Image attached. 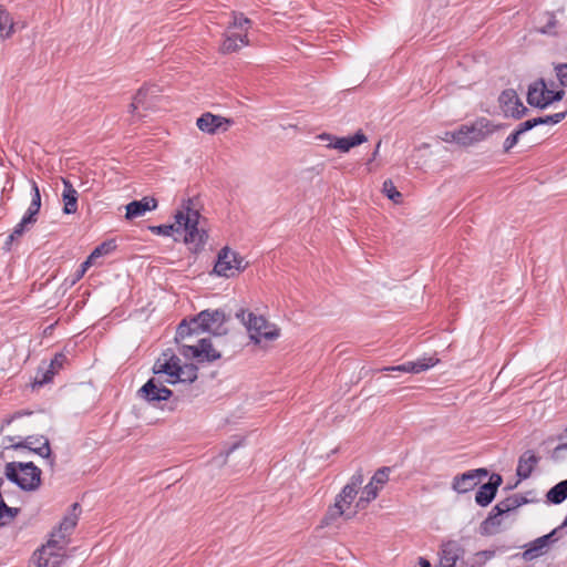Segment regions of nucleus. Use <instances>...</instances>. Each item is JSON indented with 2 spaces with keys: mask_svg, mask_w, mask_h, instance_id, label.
<instances>
[{
  "mask_svg": "<svg viewBox=\"0 0 567 567\" xmlns=\"http://www.w3.org/2000/svg\"><path fill=\"white\" fill-rule=\"evenodd\" d=\"M225 321V313L220 310H204L189 322L185 320L182 321L175 337L177 342H183L179 350L181 353L186 358H195L199 362L219 359L220 353L213 348L209 339L202 338L198 340L197 344L185 343L184 341L202 332L221 334L224 332L223 324Z\"/></svg>",
  "mask_w": 567,
  "mask_h": 567,
  "instance_id": "obj_1",
  "label": "nucleus"
},
{
  "mask_svg": "<svg viewBox=\"0 0 567 567\" xmlns=\"http://www.w3.org/2000/svg\"><path fill=\"white\" fill-rule=\"evenodd\" d=\"M174 218V224L153 226L151 230L154 234L173 236L175 241L183 239L189 246V249L199 250L206 243L208 235L200 226V214L194 207L193 200H184Z\"/></svg>",
  "mask_w": 567,
  "mask_h": 567,
  "instance_id": "obj_2",
  "label": "nucleus"
},
{
  "mask_svg": "<svg viewBox=\"0 0 567 567\" xmlns=\"http://www.w3.org/2000/svg\"><path fill=\"white\" fill-rule=\"evenodd\" d=\"M363 483V474L361 471L354 473L350 482L337 495L334 504L330 506L324 515L322 523L330 525L340 517L346 519L353 518L361 508L355 506L352 508V503L358 494L359 487Z\"/></svg>",
  "mask_w": 567,
  "mask_h": 567,
  "instance_id": "obj_3",
  "label": "nucleus"
},
{
  "mask_svg": "<svg viewBox=\"0 0 567 567\" xmlns=\"http://www.w3.org/2000/svg\"><path fill=\"white\" fill-rule=\"evenodd\" d=\"M154 373H163L168 384L192 383L197 379V368L194 364H181V359L173 352L166 351L155 361Z\"/></svg>",
  "mask_w": 567,
  "mask_h": 567,
  "instance_id": "obj_4",
  "label": "nucleus"
},
{
  "mask_svg": "<svg viewBox=\"0 0 567 567\" xmlns=\"http://www.w3.org/2000/svg\"><path fill=\"white\" fill-rule=\"evenodd\" d=\"M251 21L243 13L233 12V22L227 27L224 33V40L219 48L220 52L229 54L248 45V30Z\"/></svg>",
  "mask_w": 567,
  "mask_h": 567,
  "instance_id": "obj_5",
  "label": "nucleus"
},
{
  "mask_svg": "<svg viewBox=\"0 0 567 567\" xmlns=\"http://www.w3.org/2000/svg\"><path fill=\"white\" fill-rule=\"evenodd\" d=\"M4 474L8 480L16 483L24 491H34L41 484V470L32 462H10L7 463Z\"/></svg>",
  "mask_w": 567,
  "mask_h": 567,
  "instance_id": "obj_6",
  "label": "nucleus"
},
{
  "mask_svg": "<svg viewBox=\"0 0 567 567\" xmlns=\"http://www.w3.org/2000/svg\"><path fill=\"white\" fill-rule=\"evenodd\" d=\"M237 318L246 326L250 339L255 343H260L262 340H276L280 334V330L261 316H256L252 312L246 313L245 310H240V312L237 313Z\"/></svg>",
  "mask_w": 567,
  "mask_h": 567,
  "instance_id": "obj_7",
  "label": "nucleus"
},
{
  "mask_svg": "<svg viewBox=\"0 0 567 567\" xmlns=\"http://www.w3.org/2000/svg\"><path fill=\"white\" fill-rule=\"evenodd\" d=\"M564 94L565 92L563 90H553L543 79H540L529 85L527 102L532 106L545 109L553 102L560 101L564 97Z\"/></svg>",
  "mask_w": 567,
  "mask_h": 567,
  "instance_id": "obj_8",
  "label": "nucleus"
},
{
  "mask_svg": "<svg viewBox=\"0 0 567 567\" xmlns=\"http://www.w3.org/2000/svg\"><path fill=\"white\" fill-rule=\"evenodd\" d=\"M246 268L244 258L228 247L223 248L217 256L214 272L217 276L230 278Z\"/></svg>",
  "mask_w": 567,
  "mask_h": 567,
  "instance_id": "obj_9",
  "label": "nucleus"
},
{
  "mask_svg": "<svg viewBox=\"0 0 567 567\" xmlns=\"http://www.w3.org/2000/svg\"><path fill=\"white\" fill-rule=\"evenodd\" d=\"M64 557V547L55 544V540H48L31 559V567H59Z\"/></svg>",
  "mask_w": 567,
  "mask_h": 567,
  "instance_id": "obj_10",
  "label": "nucleus"
},
{
  "mask_svg": "<svg viewBox=\"0 0 567 567\" xmlns=\"http://www.w3.org/2000/svg\"><path fill=\"white\" fill-rule=\"evenodd\" d=\"M494 126L486 118H481L472 125H462L458 128V145L468 146L485 140L493 133Z\"/></svg>",
  "mask_w": 567,
  "mask_h": 567,
  "instance_id": "obj_11",
  "label": "nucleus"
},
{
  "mask_svg": "<svg viewBox=\"0 0 567 567\" xmlns=\"http://www.w3.org/2000/svg\"><path fill=\"white\" fill-rule=\"evenodd\" d=\"M31 204L25 215L22 217L21 221L14 227L12 234L10 235V240H13L14 238L22 236L23 233L37 221V215L41 208V194L38 184L34 181H31Z\"/></svg>",
  "mask_w": 567,
  "mask_h": 567,
  "instance_id": "obj_12",
  "label": "nucleus"
},
{
  "mask_svg": "<svg viewBox=\"0 0 567 567\" xmlns=\"http://www.w3.org/2000/svg\"><path fill=\"white\" fill-rule=\"evenodd\" d=\"M162 377L165 375L163 373H154V377L138 390V395L150 403L168 400L173 392L165 385H162Z\"/></svg>",
  "mask_w": 567,
  "mask_h": 567,
  "instance_id": "obj_13",
  "label": "nucleus"
},
{
  "mask_svg": "<svg viewBox=\"0 0 567 567\" xmlns=\"http://www.w3.org/2000/svg\"><path fill=\"white\" fill-rule=\"evenodd\" d=\"M80 514V505L74 503L71 507V511L64 516L63 520L60 523L58 529L52 532L49 540H55V544L61 545L65 548L68 544V538L75 528Z\"/></svg>",
  "mask_w": 567,
  "mask_h": 567,
  "instance_id": "obj_14",
  "label": "nucleus"
},
{
  "mask_svg": "<svg viewBox=\"0 0 567 567\" xmlns=\"http://www.w3.org/2000/svg\"><path fill=\"white\" fill-rule=\"evenodd\" d=\"M498 102L504 115L507 117L520 118L528 111L513 89L503 91Z\"/></svg>",
  "mask_w": 567,
  "mask_h": 567,
  "instance_id": "obj_15",
  "label": "nucleus"
},
{
  "mask_svg": "<svg viewBox=\"0 0 567 567\" xmlns=\"http://www.w3.org/2000/svg\"><path fill=\"white\" fill-rule=\"evenodd\" d=\"M233 124V121L220 115H215L209 112L204 113L197 118V127L207 134H216L219 131L226 132Z\"/></svg>",
  "mask_w": 567,
  "mask_h": 567,
  "instance_id": "obj_16",
  "label": "nucleus"
},
{
  "mask_svg": "<svg viewBox=\"0 0 567 567\" xmlns=\"http://www.w3.org/2000/svg\"><path fill=\"white\" fill-rule=\"evenodd\" d=\"M488 475L487 470L477 468L463 473L462 475H457L453 480L452 487L457 493H467L472 491L480 482L482 477Z\"/></svg>",
  "mask_w": 567,
  "mask_h": 567,
  "instance_id": "obj_17",
  "label": "nucleus"
},
{
  "mask_svg": "<svg viewBox=\"0 0 567 567\" xmlns=\"http://www.w3.org/2000/svg\"><path fill=\"white\" fill-rule=\"evenodd\" d=\"M527 499L519 495H512L503 501H501L498 504L494 506L492 509L489 516L484 522V525L487 527L488 525H498L499 522L497 520V517L508 513L511 511H514L525 504Z\"/></svg>",
  "mask_w": 567,
  "mask_h": 567,
  "instance_id": "obj_18",
  "label": "nucleus"
},
{
  "mask_svg": "<svg viewBox=\"0 0 567 567\" xmlns=\"http://www.w3.org/2000/svg\"><path fill=\"white\" fill-rule=\"evenodd\" d=\"M320 138L331 141L328 144V147L336 148L342 153H347L352 147L361 145L368 141L367 135L361 130H359L353 136L332 137L331 135L322 134L320 135Z\"/></svg>",
  "mask_w": 567,
  "mask_h": 567,
  "instance_id": "obj_19",
  "label": "nucleus"
},
{
  "mask_svg": "<svg viewBox=\"0 0 567 567\" xmlns=\"http://www.w3.org/2000/svg\"><path fill=\"white\" fill-rule=\"evenodd\" d=\"M439 362V359L429 357V358H421L416 361H408L399 365L394 367H385L382 369V371H399V372H405V373H421L423 371H426L427 369L434 367Z\"/></svg>",
  "mask_w": 567,
  "mask_h": 567,
  "instance_id": "obj_20",
  "label": "nucleus"
},
{
  "mask_svg": "<svg viewBox=\"0 0 567 567\" xmlns=\"http://www.w3.org/2000/svg\"><path fill=\"white\" fill-rule=\"evenodd\" d=\"M503 480L499 474H492L489 481L483 484L475 495V501L481 506H487L495 497L498 486Z\"/></svg>",
  "mask_w": 567,
  "mask_h": 567,
  "instance_id": "obj_21",
  "label": "nucleus"
},
{
  "mask_svg": "<svg viewBox=\"0 0 567 567\" xmlns=\"http://www.w3.org/2000/svg\"><path fill=\"white\" fill-rule=\"evenodd\" d=\"M555 534L556 529L529 543L527 548L523 553V558L525 560H533L539 557L540 555L545 554L549 545L556 540L554 538Z\"/></svg>",
  "mask_w": 567,
  "mask_h": 567,
  "instance_id": "obj_22",
  "label": "nucleus"
},
{
  "mask_svg": "<svg viewBox=\"0 0 567 567\" xmlns=\"http://www.w3.org/2000/svg\"><path fill=\"white\" fill-rule=\"evenodd\" d=\"M464 549L455 540H449L442 545L440 567H455L457 560L463 557Z\"/></svg>",
  "mask_w": 567,
  "mask_h": 567,
  "instance_id": "obj_23",
  "label": "nucleus"
},
{
  "mask_svg": "<svg viewBox=\"0 0 567 567\" xmlns=\"http://www.w3.org/2000/svg\"><path fill=\"white\" fill-rule=\"evenodd\" d=\"M157 207V200L154 197H143L141 200H133L128 203L126 208L125 218L134 219L144 216L147 212H151Z\"/></svg>",
  "mask_w": 567,
  "mask_h": 567,
  "instance_id": "obj_24",
  "label": "nucleus"
},
{
  "mask_svg": "<svg viewBox=\"0 0 567 567\" xmlns=\"http://www.w3.org/2000/svg\"><path fill=\"white\" fill-rule=\"evenodd\" d=\"M539 457L534 451H526L518 460L516 473L522 480L530 476L534 467L537 465Z\"/></svg>",
  "mask_w": 567,
  "mask_h": 567,
  "instance_id": "obj_25",
  "label": "nucleus"
},
{
  "mask_svg": "<svg viewBox=\"0 0 567 567\" xmlns=\"http://www.w3.org/2000/svg\"><path fill=\"white\" fill-rule=\"evenodd\" d=\"M154 93L153 87L143 86L141 87L133 97L132 103L130 104V112L134 114L137 110L142 109H151L153 105L152 99L153 95L150 96V93Z\"/></svg>",
  "mask_w": 567,
  "mask_h": 567,
  "instance_id": "obj_26",
  "label": "nucleus"
},
{
  "mask_svg": "<svg viewBox=\"0 0 567 567\" xmlns=\"http://www.w3.org/2000/svg\"><path fill=\"white\" fill-rule=\"evenodd\" d=\"M64 189L62 199L64 203L63 212L74 214L78 210V192L68 179H63Z\"/></svg>",
  "mask_w": 567,
  "mask_h": 567,
  "instance_id": "obj_27",
  "label": "nucleus"
},
{
  "mask_svg": "<svg viewBox=\"0 0 567 567\" xmlns=\"http://www.w3.org/2000/svg\"><path fill=\"white\" fill-rule=\"evenodd\" d=\"M24 446L42 457L48 458L51 455L50 443L45 436H28Z\"/></svg>",
  "mask_w": 567,
  "mask_h": 567,
  "instance_id": "obj_28",
  "label": "nucleus"
},
{
  "mask_svg": "<svg viewBox=\"0 0 567 567\" xmlns=\"http://www.w3.org/2000/svg\"><path fill=\"white\" fill-rule=\"evenodd\" d=\"M14 23L10 13L0 4V40H6L13 34Z\"/></svg>",
  "mask_w": 567,
  "mask_h": 567,
  "instance_id": "obj_29",
  "label": "nucleus"
},
{
  "mask_svg": "<svg viewBox=\"0 0 567 567\" xmlns=\"http://www.w3.org/2000/svg\"><path fill=\"white\" fill-rule=\"evenodd\" d=\"M379 486L374 485V482H369L362 489L361 496L355 503L357 508H365L367 505L377 498L379 494Z\"/></svg>",
  "mask_w": 567,
  "mask_h": 567,
  "instance_id": "obj_30",
  "label": "nucleus"
},
{
  "mask_svg": "<svg viewBox=\"0 0 567 567\" xmlns=\"http://www.w3.org/2000/svg\"><path fill=\"white\" fill-rule=\"evenodd\" d=\"M567 498V478L551 487L547 493V499L553 504H560Z\"/></svg>",
  "mask_w": 567,
  "mask_h": 567,
  "instance_id": "obj_31",
  "label": "nucleus"
},
{
  "mask_svg": "<svg viewBox=\"0 0 567 567\" xmlns=\"http://www.w3.org/2000/svg\"><path fill=\"white\" fill-rule=\"evenodd\" d=\"M529 130H532V124H529V122L525 121L520 123L518 127L505 140L503 146L504 152H509L518 143L519 136Z\"/></svg>",
  "mask_w": 567,
  "mask_h": 567,
  "instance_id": "obj_32",
  "label": "nucleus"
},
{
  "mask_svg": "<svg viewBox=\"0 0 567 567\" xmlns=\"http://www.w3.org/2000/svg\"><path fill=\"white\" fill-rule=\"evenodd\" d=\"M566 115H567V111H564V112L555 113L553 115H546L543 117L527 120V122H529V124H532V128H534L535 126L540 125V124H557L560 121H563L566 117Z\"/></svg>",
  "mask_w": 567,
  "mask_h": 567,
  "instance_id": "obj_33",
  "label": "nucleus"
},
{
  "mask_svg": "<svg viewBox=\"0 0 567 567\" xmlns=\"http://www.w3.org/2000/svg\"><path fill=\"white\" fill-rule=\"evenodd\" d=\"M382 192L393 203L398 204L401 202L402 194L396 189L391 179H386L383 182Z\"/></svg>",
  "mask_w": 567,
  "mask_h": 567,
  "instance_id": "obj_34",
  "label": "nucleus"
},
{
  "mask_svg": "<svg viewBox=\"0 0 567 567\" xmlns=\"http://www.w3.org/2000/svg\"><path fill=\"white\" fill-rule=\"evenodd\" d=\"M115 247L116 245L113 240L102 243L91 252V259L95 260L96 258L109 255L111 251L115 249Z\"/></svg>",
  "mask_w": 567,
  "mask_h": 567,
  "instance_id": "obj_35",
  "label": "nucleus"
},
{
  "mask_svg": "<svg viewBox=\"0 0 567 567\" xmlns=\"http://www.w3.org/2000/svg\"><path fill=\"white\" fill-rule=\"evenodd\" d=\"M19 509L16 507L0 506V527L10 523L18 514Z\"/></svg>",
  "mask_w": 567,
  "mask_h": 567,
  "instance_id": "obj_36",
  "label": "nucleus"
},
{
  "mask_svg": "<svg viewBox=\"0 0 567 567\" xmlns=\"http://www.w3.org/2000/svg\"><path fill=\"white\" fill-rule=\"evenodd\" d=\"M390 467L379 468L372 476L370 482H374V485L381 489L384 484L389 481Z\"/></svg>",
  "mask_w": 567,
  "mask_h": 567,
  "instance_id": "obj_37",
  "label": "nucleus"
},
{
  "mask_svg": "<svg viewBox=\"0 0 567 567\" xmlns=\"http://www.w3.org/2000/svg\"><path fill=\"white\" fill-rule=\"evenodd\" d=\"M495 556V550H482L474 555L472 566H483L486 561L492 559Z\"/></svg>",
  "mask_w": 567,
  "mask_h": 567,
  "instance_id": "obj_38",
  "label": "nucleus"
},
{
  "mask_svg": "<svg viewBox=\"0 0 567 567\" xmlns=\"http://www.w3.org/2000/svg\"><path fill=\"white\" fill-rule=\"evenodd\" d=\"M55 373L56 372L53 371L52 369H50L49 367L44 372L41 373V375H40V372H38L35 379H34V382H33V388L42 386L43 384L50 382Z\"/></svg>",
  "mask_w": 567,
  "mask_h": 567,
  "instance_id": "obj_39",
  "label": "nucleus"
},
{
  "mask_svg": "<svg viewBox=\"0 0 567 567\" xmlns=\"http://www.w3.org/2000/svg\"><path fill=\"white\" fill-rule=\"evenodd\" d=\"M555 71L560 85L567 86V63L556 65Z\"/></svg>",
  "mask_w": 567,
  "mask_h": 567,
  "instance_id": "obj_40",
  "label": "nucleus"
},
{
  "mask_svg": "<svg viewBox=\"0 0 567 567\" xmlns=\"http://www.w3.org/2000/svg\"><path fill=\"white\" fill-rule=\"evenodd\" d=\"M65 361L66 357L63 353H58L51 360L49 368L58 373V371L63 367Z\"/></svg>",
  "mask_w": 567,
  "mask_h": 567,
  "instance_id": "obj_41",
  "label": "nucleus"
},
{
  "mask_svg": "<svg viewBox=\"0 0 567 567\" xmlns=\"http://www.w3.org/2000/svg\"><path fill=\"white\" fill-rule=\"evenodd\" d=\"M458 137L461 138V136L458 135V130H456L453 132H445L442 136V140L447 143L458 144Z\"/></svg>",
  "mask_w": 567,
  "mask_h": 567,
  "instance_id": "obj_42",
  "label": "nucleus"
},
{
  "mask_svg": "<svg viewBox=\"0 0 567 567\" xmlns=\"http://www.w3.org/2000/svg\"><path fill=\"white\" fill-rule=\"evenodd\" d=\"M94 259H91V256L87 257V259L81 265L80 269L78 270L76 277L81 278L86 270L93 265Z\"/></svg>",
  "mask_w": 567,
  "mask_h": 567,
  "instance_id": "obj_43",
  "label": "nucleus"
},
{
  "mask_svg": "<svg viewBox=\"0 0 567 567\" xmlns=\"http://www.w3.org/2000/svg\"><path fill=\"white\" fill-rule=\"evenodd\" d=\"M563 440H565V442L563 444H559L556 449H555V452H558L560 450H565L567 449V429L565 430L563 436H561Z\"/></svg>",
  "mask_w": 567,
  "mask_h": 567,
  "instance_id": "obj_44",
  "label": "nucleus"
},
{
  "mask_svg": "<svg viewBox=\"0 0 567 567\" xmlns=\"http://www.w3.org/2000/svg\"><path fill=\"white\" fill-rule=\"evenodd\" d=\"M380 146H381V141H379V142H378V144H377V146H375V150H374V152L372 153V157H371L370 162H371V161H374V159L377 158V156H378V154H379Z\"/></svg>",
  "mask_w": 567,
  "mask_h": 567,
  "instance_id": "obj_45",
  "label": "nucleus"
},
{
  "mask_svg": "<svg viewBox=\"0 0 567 567\" xmlns=\"http://www.w3.org/2000/svg\"><path fill=\"white\" fill-rule=\"evenodd\" d=\"M419 565H420V567H431L430 561L424 558L419 559Z\"/></svg>",
  "mask_w": 567,
  "mask_h": 567,
  "instance_id": "obj_46",
  "label": "nucleus"
},
{
  "mask_svg": "<svg viewBox=\"0 0 567 567\" xmlns=\"http://www.w3.org/2000/svg\"><path fill=\"white\" fill-rule=\"evenodd\" d=\"M240 445V443H235L231 447H229L227 451H226V456H228L234 450H236L238 446Z\"/></svg>",
  "mask_w": 567,
  "mask_h": 567,
  "instance_id": "obj_47",
  "label": "nucleus"
},
{
  "mask_svg": "<svg viewBox=\"0 0 567 567\" xmlns=\"http://www.w3.org/2000/svg\"><path fill=\"white\" fill-rule=\"evenodd\" d=\"M166 377H162V385H165V383H168L167 381H165Z\"/></svg>",
  "mask_w": 567,
  "mask_h": 567,
  "instance_id": "obj_48",
  "label": "nucleus"
}]
</instances>
